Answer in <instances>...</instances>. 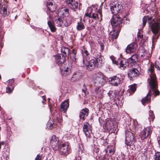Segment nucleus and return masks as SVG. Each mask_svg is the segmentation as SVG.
Segmentation results:
<instances>
[{
	"mask_svg": "<svg viewBox=\"0 0 160 160\" xmlns=\"http://www.w3.org/2000/svg\"><path fill=\"white\" fill-rule=\"evenodd\" d=\"M59 142H52L50 143L53 149L55 151H57L59 150L60 148V143H59Z\"/></svg>",
	"mask_w": 160,
	"mask_h": 160,
	"instance_id": "33",
	"label": "nucleus"
},
{
	"mask_svg": "<svg viewBox=\"0 0 160 160\" xmlns=\"http://www.w3.org/2000/svg\"><path fill=\"white\" fill-rule=\"evenodd\" d=\"M89 18H93V19L96 20L97 19L99 20V17L97 13L94 12L89 17Z\"/></svg>",
	"mask_w": 160,
	"mask_h": 160,
	"instance_id": "48",
	"label": "nucleus"
},
{
	"mask_svg": "<svg viewBox=\"0 0 160 160\" xmlns=\"http://www.w3.org/2000/svg\"><path fill=\"white\" fill-rule=\"evenodd\" d=\"M158 83H157V86L154 88H152L150 86L151 89L148 92L147 96L144 98H143L141 102L143 105L145 103H148L150 102L151 96L153 94H154L155 96L159 95H160V92L157 88H158Z\"/></svg>",
	"mask_w": 160,
	"mask_h": 160,
	"instance_id": "3",
	"label": "nucleus"
},
{
	"mask_svg": "<svg viewBox=\"0 0 160 160\" xmlns=\"http://www.w3.org/2000/svg\"><path fill=\"white\" fill-rule=\"evenodd\" d=\"M67 3L68 6L74 11H76L78 8V3L74 0H67Z\"/></svg>",
	"mask_w": 160,
	"mask_h": 160,
	"instance_id": "19",
	"label": "nucleus"
},
{
	"mask_svg": "<svg viewBox=\"0 0 160 160\" xmlns=\"http://www.w3.org/2000/svg\"><path fill=\"white\" fill-rule=\"evenodd\" d=\"M2 110H3V109H2L1 108L0 111H1V112L2 113H3L2 114V115L3 116V118H4V119H5V116H4V115H5L4 112H3V111H2Z\"/></svg>",
	"mask_w": 160,
	"mask_h": 160,
	"instance_id": "61",
	"label": "nucleus"
},
{
	"mask_svg": "<svg viewBox=\"0 0 160 160\" xmlns=\"http://www.w3.org/2000/svg\"><path fill=\"white\" fill-rule=\"evenodd\" d=\"M155 118V115L154 114L153 112L152 111L150 110L149 112V117L148 119L149 121L151 122H153Z\"/></svg>",
	"mask_w": 160,
	"mask_h": 160,
	"instance_id": "41",
	"label": "nucleus"
},
{
	"mask_svg": "<svg viewBox=\"0 0 160 160\" xmlns=\"http://www.w3.org/2000/svg\"><path fill=\"white\" fill-rule=\"evenodd\" d=\"M74 160H82L81 157L78 155L75 157Z\"/></svg>",
	"mask_w": 160,
	"mask_h": 160,
	"instance_id": "59",
	"label": "nucleus"
},
{
	"mask_svg": "<svg viewBox=\"0 0 160 160\" xmlns=\"http://www.w3.org/2000/svg\"><path fill=\"white\" fill-rule=\"evenodd\" d=\"M160 36V33H159V34L156 36V38L157 39H158L159 38Z\"/></svg>",
	"mask_w": 160,
	"mask_h": 160,
	"instance_id": "64",
	"label": "nucleus"
},
{
	"mask_svg": "<svg viewBox=\"0 0 160 160\" xmlns=\"http://www.w3.org/2000/svg\"><path fill=\"white\" fill-rule=\"evenodd\" d=\"M59 14L63 17L68 16L69 15V10L66 7L62 8L59 11Z\"/></svg>",
	"mask_w": 160,
	"mask_h": 160,
	"instance_id": "26",
	"label": "nucleus"
},
{
	"mask_svg": "<svg viewBox=\"0 0 160 160\" xmlns=\"http://www.w3.org/2000/svg\"><path fill=\"white\" fill-rule=\"evenodd\" d=\"M117 128L115 127V126L112 128H111V129L110 130H108L110 133H115V132L116 131Z\"/></svg>",
	"mask_w": 160,
	"mask_h": 160,
	"instance_id": "51",
	"label": "nucleus"
},
{
	"mask_svg": "<svg viewBox=\"0 0 160 160\" xmlns=\"http://www.w3.org/2000/svg\"><path fill=\"white\" fill-rule=\"evenodd\" d=\"M129 88L127 91L128 93V92L130 95L133 94L136 91L137 89V85L136 84H133L129 86Z\"/></svg>",
	"mask_w": 160,
	"mask_h": 160,
	"instance_id": "31",
	"label": "nucleus"
},
{
	"mask_svg": "<svg viewBox=\"0 0 160 160\" xmlns=\"http://www.w3.org/2000/svg\"><path fill=\"white\" fill-rule=\"evenodd\" d=\"M134 126L135 129L137 131H140L142 129V126L136 121H134Z\"/></svg>",
	"mask_w": 160,
	"mask_h": 160,
	"instance_id": "40",
	"label": "nucleus"
},
{
	"mask_svg": "<svg viewBox=\"0 0 160 160\" xmlns=\"http://www.w3.org/2000/svg\"><path fill=\"white\" fill-rule=\"evenodd\" d=\"M47 7L48 10L50 12H53L56 11L57 7L55 4H53L51 2H47Z\"/></svg>",
	"mask_w": 160,
	"mask_h": 160,
	"instance_id": "29",
	"label": "nucleus"
},
{
	"mask_svg": "<svg viewBox=\"0 0 160 160\" xmlns=\"http://www.w3.org/2000/svg\"><path fill=\"white\" fill-rule=\"evenodd\" d=\"M154 68L153 66L151 65L150 68L148 69L149 71L150 79L148 81V82L150 86L152 88H154L157 86V80L156 75L154 72Z\"/></svg>",
	"mask_w": 160,
	"mask_h": 160,
	"instance_id": "4",
	"label": "nucleus"
},
{
	"mask_svg": "<svg viewBox=\"0 0 160 160\" xmlns=\"http://www.w3.org/2000/svg\"><path fill=\"white\" fill-rule=\"evenodd\" d=\"M2 0H1V5L2 2ZM3 1L4 3L2 5V6L1 7V13L2 16L5 18L8 17L9 13V11H7L8 8L7 0H3Z\"/></svg>",
	"mask_w": 160,
	"mask_h": 160,
	"instance_id": "10",
	"label": "nucleus"
},
{
	"mask_svg": "<svg viewBox=\"0 0 160 160\" xmlns=\"http://www.w3.org/2000/svg\"><path fill=\"white\" fill-rule=\"evenodd\" d=\"M47 128L49 129H52L56 127V124L54 123V122L52 120H49L47 124Z\"/></svg>",
	"mask_w": 160,
	"mask_h": 160,
	"instance_id": "36",
	"label": "nucleus"
},
{
	"mask_svg": "<svg viewBox=\"0 0 160 160\" xmlns=\"http://www.w3.org/2000/svg\"><path fill=\"white\" fill-rule=\"evenodd\" d=\"M105 152L106 155L111 156L114 154L115 150L112 146L108 145L107 148L105 150Z\"/></svg>",
	"mask_w": 160,
	"mask_h": 160,
	"instance_id": "22",
	"label": "nucleus"
},
{
	"mask_svg": "<svg viewBox=\"0 0 160 160\" xmlns=\"http://www.w3.org/2000/svg\"><path fill=\"white\" fill-rule=\"evenodd\" d=\"M98 85H94V87L95 88L94 92L97 95L99 96L101 94V90L100 89L101 87H99Z\"/></svg>",
	"mask_w": 160,
	"mask_h": 160,
	"instance_id": "38",
	"label": "nucleus"
},
{
	"mask_svg": "<svg viewBox=\"0 0 160 160\" xmlns=\"http://www.w3.org/2000/svg\"><path fill=\"white\" fill-rule=\"evenodd\" d=\"M48 24L52 32H54L56 31L57 28L55 25V24L53 22L50 21H48Z\"/></svg>",
	"mask_w": 160,
	"mask_h": 160,
	"instance_id": "32",
	"label": "nucleus"
},
{
	"mask_svg": "<svg viewBox=\"0 0 160 160\" xmlns=\"http://www.w3.org/2000/svg\"><path fill=\"white\" fill-rule=\"evenodd\" d=\"M96 63L95 60L92 59L88 62V64L86 65L87 69L89 71H92L95 67Z\"/></svg>",
	"mask_w": 160,
	"mask_h": 160,
	"instance_id": "25",
	"label": "nucleus"
},
{
	"mask_svg": "<svg viewBox=\"0 0 160 160\" xmlns=\"http://www.w3.org/2000/svg\"><path fill=\"white\" fill-rule=\"evenodd\" d=\"M60 50L61 52V55L65 57L68 56L70 52L69 48L64 46L62 47Z\"/></svg>",
	"mask_w": 160,
	"mask_h": 160,
	"instance_id": "27",
	"label": "nucleus"
},
{
	"mask_svg": "<svg viewBox=\"0 0 160 160\" xmlns=\"http://www.w3.org/2000/svg\"><path fill=\"white\" fill-rule=\"evenodd\" d=\"M137 36L139 39H142L143 38V35L141 32H138L137 34Z\"/></svg>",
	"mask_w": 160,
	"mask_h": 160,
	"instance_id": "53",
	"label": "nucleus"
},
{
	"mask_svg": "<svg viewBox=\"0 0 160 160\" xmlns=\"http://www.w3.org/2000/svg\"><path fill=\"white\" fill-rule=\"evenodd\" d=\"M111 59L113 63L118 66L119 68L122 69H124L129 64L128 60L123 58L117 60L116 58L112 57H111Z\"/></svg>",
	"mask_w": 160,
	"mask_h": 160,
	"instance_id": "6",
	"label": "nucleus"
},
{
	"mask_svg": "<svg viewBox=\"0 0 160 160\" xmlns=\"http://www.w3.org/2000/svg\"><path fill=\"white\" fill-rule=\"evenodd\" d=\"M101 6H100L99 9H98V13L100 12H102V7L101 8Z\"/></svg>",
	"mask_w": 160,
	"mask_h": 160,
	"instance_id": "63",
	"label": "nucleus"
},
{
	"mask_svg": "<svg viewBox=\"0 0 160 160\" xmlns=\"http://www.w3.org/2000/svg\"><path fill=\"white\" fill-rule=\"evenodd\" d=\"M96 64L97 63V66L98 67H100L102 63V57L98 55L97 58H95Z\"/></svg>",
	"mask_w": 160,
	"mask_h": 160,
	"instance_id": "35",
	"label": "nucleus"
},
{
	"mask_svg": "<svg viewBox=\"0 0 160 160\" xmlns=\"http://www.w3.org/2000/svg\"><path fill=\"white\" fill-rule=\"evenodd\" d=\"M89 124L87 122H85L83 127V131L87 138H89L91 130L90 128V127L89 126Z\"/></svg>",
	"mask_w": 160,
	"mask_h": 160,
	"instance_id": "20",
	"label": "nucleus"
},
{
	"mask_svg": "<svg viewBox=\"0 0 160 160\" xmlns=\"http://www.w3.org/2000/svg\"><path fill=\"white\" fill-rule=\"evenodd\" d=\"M82 18H80V21L78 22L76 26V29L78 31H81L85 28L84 23L82 21Z\"/></svg>",
	"mask_w": 160,
	"mask_h": 160,
	"instance_id": "30",
	"label": "nucleus"
},
{
	"mask_svg": "<svg viewBox=\"0 0 160 160\" xmlns=\"http://www.w3.org/2000/svg\"><path fill=\"white\" fill-rule=\"evenodd\" d=\"M99 122L101 126L103 125L104 124V121L102 120V119H100V118L99 119Z\"/></svg>",
	"mask_w": 160,
	"mask_h": 160,
	"instance_id": "57",
	"label": "nucleus"
},
{
	"mask_svg": "<svg viewBox=\"0 0 160 160\" xmlns=\"http://www.w3.org/2000/svg\"><path fill=\"white\" fill-rule=\"evenodd\" d=\"M138 47L137 43L133 42L129 44L126 48L125 50L127 53H130L136 51Z\"/></svg>",
	"mask_w": 160,
	"mask_h": 160,
	"instance_id": "16",
	"label": "nucleus"
},
{
	"mask_svg": "<svg viewBox=\"0 0 160 160\" xmlns=\"http://www.w3.org/2000/svg\"><path fill=\"white\" fill-rule=\"evenodd\" d=\"M42 98L43 100V101H42V103L44 104V103H45V102H46V97L45 96H43L42 97Z\"/></svg>",
	"mask_w": 160,
	"mask_h": 160,
	"instance_id": "56",
	"label": "nucleus"
},
{
	"mask_svg": "<svg viewBox=\"0 0 160 160\" xmlns=\"http://www.w3.org/2000/svg\"><path fill=\"white\" fill-rule=\"evenodd\" d=\"M125 135V143L126 145L129 146H133L136 141L134 133L130 131H127L126 132Z\"/></svg>",
	"mask_w": 160,
	"mask_h": 160,
	"instance_id": "7",
	"label": "nucleus"
},
{
	"mask_svg": "<svg viewBox=\"0 0 160 160\" xmlns=\"http://www.w3.org/2000/svg\"><path fill=\"white\" fill-rule=\"evenodd\" d=\"M94 12V11L92 10V9L91 8L89 9L86 11L85 14L84 15V16L89 17L91 15L92 13H93Z\"/></svg>",
	"mask_w": 160,
	"mask_h": 160,
	"instance_id": "45",
	"label": "nucleus"
},
{
	"mask_svg": "<svg viewBox=\"0 0 160 160\" xmlns=\"http://www.w3.org/2000/svg\"><path fill=\"white\" fill-rule=\"evenodd\" d=\"M69 107V100L67 99L63 102L61 105V111L65 112Z\"/></svg>",
	"mask_w": 160,
	"mask_h": 160,
	"instance_id": "24",
	"label": "nucleus"
},
{
	"mask_svg": "<svg viewBox=\"0 0 160 160\" xmlns=\"http://www.w3.org/2000/svg\"><path fill=\"white\" fill-rule=\"evenodd\" d=\"M60 146L59 149H60V154L61 155L66 157L69 154L71 149L68 142H61Z\"/></svg>",
	"mask_w": 160,
	"mask_h": 160,
	"instance_id": "8",
	"label": "nucleus"
},
{
	"mask_svg": "<svg viewBox=\"0 0 160 160\" xmlns=\"http://www.w3.org/2000/svg\"><path fill=\"white\" fill-rule=\"evenodd\" d=\"M138 54H135L128 59L129 64L130 66L133 67L138 65L137 62H139L138 60Z\"/></svg>",
	"mask_w": 160,
	"mask_h": 160,
	"instance_id": "15",
	"label": "nucleus"
},
{
	"mask_svg": "<svg viewBox=\"0 0 160 160\" xmlns=\"http://www.w3.org/2000/svg\"><path fill=\"white\" fill-rule=\"evenodd\" d=\"M109 78L111 83L115 86H117L120 83L121 79L118 76H115Z\"/></svg>",
	"mask_w": 160,
	"mask_h": 160,
	"instance_id": "23",
	"label": "nucleus"
},
{
	"mask_svg": "<svg viewBox=\"0 0 160 160\" xmlns=\"http://www.w3.org/2000/svg\"><path fill=\"white\" fill-rule=\"evenodd\" d=\"M128 18L125 16L123 18H120L118 15H114L110 20L112 30L110 32L109 34L111 36L112 40L117 39L122 26V21L124 20H127Z\"/></svg>",
	"mask_w": 160,
	"mask_h": 160,
	"instance_id": "1",
	"label": "nucleus"
},
{
	"mask_svg": "<svg viewBox=\"0 0 160 160\" xmlns=\"http://www.w3.org/2000/svg\"><path fill=\"white\" fill-rule=\"evenodd\" d=\"M98 13L100 15V22L102 20V12H98Z\"/></svg>",
	"mask_w": 160,
	"mask_h": 160,
	"instance_id": "60",
	"label": "nucleus"
},
{
	"mask_svg": "<svg viewBox=\"0 0 160 160\" xmlns=\"http://www.w3.org/2000/svg\"><path fill=\"white\" fill-rule=\"evenodd\" d=\"M14 82V78H12L11 79H9L8 81V83L9 84V85H12L13 83Z\"/></svg>",
	"mask_w": 160,
	"mask_h": 160,
	"instance_id": "54",
	"label": "nucleus"
},
{
	"mask_svg": "<svg viewBox=\"0 0 160 160\" xmlns=\"http://www.w3.org/2000/svg\"><path fill=\"white\" fill-rule=\"evenodd\" d=\"M122 9V5L117 2L115 3V2H113V3H112L110 7V9L112 13L114 14L112 17L114 15H118L120 18H121L120 14Z\"/></svg>",
	"mask_w": 160,
	"mask_h": 160,
	"instance_id": "9",
	"label": "nucleus"
},
{
	"mask_svg": "<svg viewBox=\"0 0 160 160\" xmlns=\"http://www.w3.org/2000/svg\"><path fill=\"white\" fill-rule=\"evenodd\" d=\"M55 22L57 26L59 27H63V18H59L58 19L56 20Z\"/></svg>",
	"mask_w": 160,
	"mask_h": 160,
	"instance_id": "37",
	"label": "nucleus"
},
{
	"mask_svg": "<svg viewBox=\"0 0 160 160\" xmlns=\"http://www.w3.org/2000/svg\"><path fill=\"white\" fill-rule=\"evenodd\" d=\"M14 88V86L12 85H9L6 88V92L8 93H11Z\"/></svg>",
	"mask_w": 160,
	"mask_h": 160,
	"instance_id": "43",
	"label": "nucleus"
},
{
	"mask_svg": "<svg viewBox=\"0 0 160 160\" xmlns=\"http://www.w3.org/2000/svg\"><path fill=\"white\" fill-rule=\"evenodd\" d=\"M154 160H160V152H157L153 156Z\"/></svg>",
	"mask_w": 160,
	"mask_h": 160,
	"instance_id": "47",
	"label": "nucleus"
},
{
	"mask_svg": "<svg viewBox=\"0 0 160 160\" xmlns=\"http://www.w3.org/2000/svg\"><path fill=\"white\" fill-rule=\"evenodd\" d=\"M41 157L39 155H38L35 158V160H41Z\"/></svg>",
	"mask_w": 160,
	"mask_h": 160,
	"instance_id": "55",
	"label": "nucleus"
},
{
	"mask_svg": "<svg viewBox=\"0 0 160 160\" xmlns=\"http://www.w3.org/2000/svg\"><path fill=\"white\" fill-rule=\"evenodd\" d=\"M82 91L84 93L85 96H86V95L88 94V92L87 90V86L85 83L83 84V88H82Z\"/></svg>",
	"mask_w": 160,
	"mask_h": 160,
	"instance_id": "49",
	"label": "nucleus"
},
{
	"mask_svg": "<svg viewBox=\"0 0 160 160\" xmlns=\"http://www.w3.org/2000/svg\"><path fill=\"white\" fill-rule=\"evenodd\" d=\"M101 51H102L104 49V45L102 43L100 44Z\"/></svg>",
	"mask_w": 160,
	"mask_h": 160,
	"instance_id": "58",
	"label": "nucleus"
},
{
	"mask_svg": "<svg viewBox=\"0 0 160 160\" xmlns=\"http://www.w3.org/2000/svg\"><path fill=\"white\" fill-rule=\"evenodd\" d=\"M145 145L143 144L142 143V144L139 147H138V150L139 151H141L143 149L145 148Z\"/></svg>",
	"mask_w": 160,
	"mask_h": 160,
	"instance_id": "52",
	"label": "nucleus"
},
{
	"mask_svg": "<svg viewBox=\"0 0 160 160\" xmlns=\"http://www.w3.org/2000/svg\"><path fill=\"white\" fill-rule=\"evenodd\" d=\"M108 94L111 99H113L116 97V95L115 92L112 91H109Z\"/></svg>",
	"mask_w": 160,
	"mask_h": 160,
	"instance_id": "44",
	"label": "nucleus"
},
{
	"mask_svg": "<svg viewBox=\"0 0 160 160\" xmlns=\"http://www.w3.org/2000/svg\"><path fill=\"white\" fill-rule=\"evenodd\" d=\"M82 73L80 72H74L72 77V80L73 81H76L80 79Z\"/></svg>",
	"mask_w": 160,
	"mask_h": 160,
	"instance_id": "28",
	"label": "nucleus"
},
{
	"mask_svg": "<svg viewBox=\"0 0 160 160\" xmlns=\"http://www.w3.org/2000/svg\"><path fill=\"white\" fill-rule=\"evenodd\" d=\"M59 138L57 137L56 135H53L52 136L50 139V143L52 142H59Z\"/></svg>",
	"mask_w": 160,
	"mask_h": 160,
	"instance_id": "46",
	"label": "nucleus"
},
{
	"mask_svg": "<svg viewBox=\"0 0 160 160\" xmlns=\"http://www.w3.org/2000/svg\"><path fill=\"white\" fill-rule=\"evenodd\" d=\"M83 49L82 50L83 59V66L86 65L85 61L87 62L90 59V55L87 50L85 48H83Z\"/></svg>",
	"mask_w": 160,
	"mask_h": 160,
	"instance_id": "17",
	"label": "nucleus"
},
{
	"mask_svg": "<svg viewBox=\"0 0 160 160\" xmlns=\"http://www.w3.org/2000/svg\"><path fill=\"white\" fill-rule=\"evenodd\" d=\"M140 74L138 70L136 68L129 70L128 76L131 80H133L138 77Z\"/></svg>",
	"mask_w": 160,
	"mask_h": 160,
	"instance_id": "12",
	"label": "nucleus"
},
{
	"mask_svg": "<svg viewBox=\"0 0 160 160\" xmlns=\"http://www.w3.org/2000/svg\"><path fill=\"white\" fill-rule=\"evenodd\" d=\"M77 53V51L75 49H73L72 50V52L71 51L68 56L70 59L73 62L76 63L77 62L78 59L76 57V55Z\"/></svg>",
	"mask_w": 160,
	"mask_h": 160,
	"instance_id": "21",
	"label": "nucleus"
},
{
	"mask_svg": "<svg viewBox=\"0 0 160 160\" xmlns=\"http://www.w3.org/2000/svg\"><path fill=\"white\" fill-rule=\"evenodd\" d=\"M106 154H100L98 156V160H105L106 158Z\"/></svg>",
	"mask_w": 160,
	"mask_h": 160,
	"instance_id": "50",
	"label": "nucleus"
},
{
	"mask_svg": "<svg viewBox=\"0 0 160 160\" xmlns=\"http://www.w3.org/2000/svg\"><path fill=\"white\" fill-rule=\"evenodd\" d=\"M60 68L61 73L63 76H66L71 73V71L68 64L66 63V65L61 66Z\"/></svg>",
	"mask_w": 160,
	"mask_h": 160,
	"instance_id": "14",
	"label": "nucleus"
},
{
	"mask_svg": "<svg viewBox=\"0 0 160 160\" xmlns=\"http://www.w3.org/2000/svg\"><path fill=\"white\" fill-rule=\"evenodd\" d=\"M152 133L150 127H148L141 132L140 137L142 140H144L150 137Z\"/></svg>",
	"mask_w": 160,
	"mask_h": 160,
	"instance_id": "11",
	"label": "nucleus"
},
{
	"mask_svg": "<svg viewBox=\"0 0 160 160\" xmlns=\"http://www.w3.org/2000/svg\"><path fill=\"white\" fill-rule=\"evenodd\" d=\"M63 19V27H68L70 26L72 23V21L71 20L68 19Z\"/></svg>",
	"mask_w": 160,
	"mask_h": 160,
	"instance_id": "42",
	"label": "nucleus"
},
{
	"mask_svg": "<svg viewBox=\"0 0 160 160\" xmlns=\"http://www.w3.org/2000/svg\"><path fill=\"white\" fill-rule=\"evenodd\" d=\"M93 78L94 85H98L99 87L103 85L106 81L104 75L100 72L95 74L93 76Z\"/></svg>",
	"mask_w": 160,
	"mask_h": 160,
	"instance_id": "5",
	"label": "nucleus"
},
{
	"mask_svg": "<svg viewBox=\"0 0 160 160\" xmlns=\"http://www.w3.org/2000/svg\"><path fill=\"white\" fill-rule=\"evenodd\" d=\"M114 127V124L112 121L108 120L106 122L105 124V127L108 130Z\"/></svg>",
	"mask_w": 160,
	"mask_h": 160,
	"instance_id": "34",
	"label": "nucleus"
},
{
	"mask_svg": "<svg viewBox=\"0 0 160 160\" xmlns=\"http://www.w3.org/2000/svg\"><path fill=\"white\" fill-rule=\"evenodd\" d=\"M155 20V18H152V17L149 15L144 16L142 18L143 27L145 26L148 21L151 30L154 34L152 37L153 40L156 35L159 33L160 30V18L157 19V21Z\"/></svg>",
	"mask_w": 160,
	"mask_h": 160,
	"instance_id": "2",
	"label": "nucleus"
},
{
	"mask_svg": "<svg viewBox=\"0 0 160 160\" xmlns=\"http://www.w3.org/2000/svg\"><path fill=\"white\" fill-rule=\"evenodd\" d=\"M89 113V110L88 108H85L82 109L81 110L79 115L80 120L82 121H84L88 116Z\"/></svg>",
	"mask_w": 160,
	"mask_h": 160,
	"instance_id": "18",
	"label": "nucleus"
},
{
	"mask_svg": "<svg viewBox=\"0 0 160 160\" xmlns=\"http://www.w3.org/2000/svg\"><path fill=\"white\" fill-rule=\"evenodd\" d=\"M8 153V152L7 151H3L2 156L1 157V160H8L9 159Z\"/></svg>",
	"mask_w": 160,
	"mask_h": 160,
	"instance_id": "39",
	"label": "nucleus"
},
{
	"mask_svg": "<svg viewBox=\"0 0 160 160\" xmlns=\"http://www.w3.org/2000/svg\"><path fill=\"white\" fill-rule=\"evenodd\" d=\"M56 63L59 67L66 65L65 61L66 60V57L60 54H58L54 56Z\"/></svg>",
	"mask_w": 160,
	"mask_h": 160,
	"instance_id": "13",
	"label": "nucleus"
},
{
	"mask_svg": "<svg viewBox=\"0 0 160 160\" xmlns=\"http://www.w3.org/2000/svg\"><path fill=\"white\" fill-rule=\"evenodd\" d=\"M155 67L156 68H157L158 70H160V68L156 64V63L155 64Z\"/></svg>",
	"mask_w": 160,
	"mask_h": 160,
	"instance_id": "62",
	"label": "nucleus"
}]
</instances>
